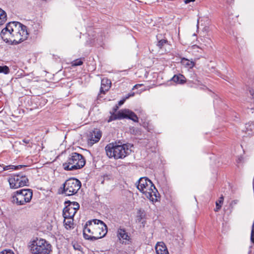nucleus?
<instances>
[{"instance_id":"nucleus-1","label":"nucleus","mask_w":254,"mask_h":254,"mask_svg":"<svg viewBox=\"0 0 254 254\" xmlns=\"http://www.w3.org/2000/svg\"><path fill=\"white\" fill-rule=\"evenodd\" d=\"M28 33L26 27L18 22H10L0 32L2 39L7 43L18 44L25 40Z\"/></svg>"},{"instance_id":"nucleus-2","label":"nucleus","mask_w":254,"mask_h":254,"mask_svg":"<svg viewBox=\"0 0 254 254\" xmlns=\"http://www.w3.org/2000/svg\"><path fill=\"white\" fill-rule=\"evenodd\" d=\"M83 233L85 239L95 240L106 236L107 233V227L102 221L93 219L86 222Z\"/></svg>"},{"instance_id":"nucleus-3","label":"nucleus","mask_w":254,"mask_h":254,"mask_svg":"<svg viewBox=\"0 0 254 254\" xmlns=\"http://www.w3.org/2000/svg\"><path fill=\"white\" fill-rule=\"evenodd\" d=\"M137 189L152 202L159 200L160 194L152 182L147 177H142L137 182Z\"/></svg>"},{"instance_id":"nucleus-4","label":"nucleus","mask_w":254,"mask_h":254,"mask_svg":"<svg viewBox=\"0 0 254 254\" xmlns=\"http://www.w3.org/2000/svg\"><path fill=\"white\" fill-rule=\"evenodd\" d=\"M107 155L109 158L114 157L115 159H123L129 154L131 150L129 144L122 145L109 143L105 147Z\"/></svg>"},{"instance_id":"nucleus-5","label":"nucleus","mask_w":254,"mask_h":254,"mask_svg":"<svg viewBox=\"0 0 254 254\" xmlns=\"http://www.w3.org/2000/svg\"><path fill=\"white\" fill-rule=\"evenodd\" d=\"M29 248L32 254H50L52 252L51 244L43 238H36L30 241Z\"/></svg>"},{"instance_id":"nucleus-6","label":"nucleus","mask_w":254,"mask_h":254,"mask_svg":"<svg viewBox=\"0 0 254 254\" xmlns=\"http://www.w3.org/2000/svg\"><path fill=\"white\" fill-rule=\"evenodd\" d=\"M85 164V160L80 154L73 152L68 157L65 162L63 163V167L65 170L72 171L82 168Z\"/></svg>"},{"instance_id":"nucleus-7","label":"nucleus","mask_w":254,"mask_h":254,"mask_svg":"<svg viewBox=\"0 0 254 254\" xmlns=\"http://www.w3.org/2000/svg\"><path fill=\"white\" fill-rule=\"evenodd\" d=\"M81 187L79 180L74 178L67 180L63 184V192L65 195L70 196L76 194Z\"/></svg>"},{"instance_id":"nucleus-8","label":"nucleus","mask_w":254,"mask_h":254,"mask_svg":"<svg viewBox=\"0 0 254 254\" xmlns=\"http://www.w3.org/2000/svg\"><path fill=\"white\" fill-rule=\"evenodd\" d=\"M32 195V191L30 189L17 190L13 196L12 201L17 205H24L30 201Z\"/></svg>"},{"instance_id":"nucleus-9","label":"nucleus","mask_w":254,"mask_h":254,"mask_svg":"<svg viewBox=\"0 0 254 254\" xmlns=\"http://www.w3.org/2000/svg\"><path fill=\"white\" fill-rule=\"evenodd\" d=\"M123 119H129L135 122H138V117L136 115L128 109L121 110L117 113L112 114L108 120V122L109 123L114 120Z\"/></svg>"},{"instance_id":"nucleus-10","label":"nucleus","mask_w":254,"mask_h":254,"mask_svg":"<svg viewBox=\"0 0 254 254\" xmlns=\"http://www.w3.org/2000/svg\"><path fill=\"white\" fill-rule=\"evenodd\" d=\"M8 181L10 188L14 189L28 186L29 183L28 178L22 173L11 175Z\"/></svg>"},{"instance_id":"nucleus-11","label":"nucleus","mask_w":254,"mask_h":254,"mask_svg":"<svg viewBox=\"0 0 254 254\" xmlns=\"http://www.w3.org/2000/svg\"><path fill=\"white\" fill-rule=\"evenodd\" d=\"M79 208V204L77 202H69V204L63 210V217L64 218H66V217H73L76 211Z\"/></svg>"},{"instance_id":"nucleus-12","label":"nucleus","mask_w":254,"mask_h":254,"mask_svg":"<svg viewBox=\"0 0 254 254\" xmlns=\"http://www.w3.org/2000/svg\"><path fill=\"white\" fill-rule=\"evenodd\" d=\"M117 236L122 244L127 245L130 242V237L125 229L119 228L117 232Z\"/></svg>"},{"instance_id":"nucleus-13","label":"nucleus","mask_w":254,"mask_h":254,"mask_svg":"<svg viewBox=\"0 0 254 254\" xmlns=\"http://www.w3.org/2000/svg\"><path fill=\"white\" fill-rule=\"evenodd\" d=\"M102 136V132L99 129H96L94 130L91 134L90 143L91 144H94L99 141Z\"/></svg>"},{"instance_id":"nucleus-14","label":"nucleus","mask_w":254,"mask_h":254,"mask_svg":"<svg viewBox=\"0 0 254 254\" xmlns=\"http://www.w3.org/2000/svg\"><path fill=\"white\" fill-rule=\"evenodd\" d=\"M155 250L157 254H169L165 243L163 242L156 244Z\"/></svg>"},{"instance_id":"nucleus-15","label":"nucleus","mask_w":254,"mask_h":254,"mask_svg":"<svg viewBox=\"0 0 254 254\" xmlns=\"http://www.w3.org/2000/svg\"><path fill=\"white\" fill-rule=\"evenodd\" d=\"M111 86V81L107 78H103L101 80V85L100 88V92L105 94L108 91Z\"/></svg>"},{"instance_id":"nucleus-16","label":"nucleus","mask_w":254,"mask_h":254,"mask_svg":"<svg viewBox=\"0 0 254 254\" xmlns=\"http://www.w3.org/2000/svg\"><path fill=\"white\" fill-rule=\"evenodd\" d=\"M174 82L178 84H184L186 82V78L181 74L175 75L171 79Z\"/></svg>"},{"instance_id":"nucleus-17","label":"nucleus","mask_w":254,"mask_h":254,"mask_svg":"<svg viewBox=\"0 0 254 254\" xmlns=\"http://www.w3.org/2000/svg\"><path fill=\"white\" fill-rule=\"evenodd\" d=\"M181 63L185 67L189 68H192L195 65V63L194 62L192 61H190L186 58H183L181 60Z\"/></svg>"},{"instance_id":"nucleus-18","label":"nucleus","mask_w":254,"mask_h":254,"mask_svg":"<svg viewBox=\"0 0 254 254\" xmlns=\"http://www.w3.org/2000/svg\"><path fill=\"white\" fill-rule=\"evenodd\" d=\"M73 217H66L64 218V223L66 229H68L72 227L73 225Z\"/></svg>"},{"instance_id":"nucleus-19","label":"nucleus","mask_w":254,"mask_h":254,"mask_svg":"<svg viewBox=\"0 0 254 254\" xmlns=\"http://www.w3.org/2000/svg\"><path fill=\"white\" fill-rule=\"evenodd\" d=\"M7 18V15L6 12L0 8V26L2 25L5 22Z\"/></svg>"},{"instance_id":"nucleus-20","label":"nucleus","mask_w":254,"mask_h":254,"mask_svg":"<svg viewBox=\"0 0 254 254\" xmlns=\"http://www.w3.org/2000/svg\"><path fill=\"white\" fill-rule=\"evenodd\" d=\"M144 211L142 209L138 210L136 215V221L138 222L141 221V220L145 217Z\"/></svg>"},{"instance_id":"nucleus-21","label":"nucleus","mask_w":254,"mask_h":254,"mask_svg":"<svg viewBox=\"0 0 254 254\" xmlns=\"http://www.w3.org/2000/svg\"><path fill=\"white\" fill-rule=\"evenodd\" d=\"M26 167V166H25V165L14 166V165H7V166H4L3 167V170H8L9 169L17 170V169H21V168H22L23 167Z\"/></svg>"},{"instance_id":"nucleus-22","label":"nucleus","mask_w":254,"mask_h":254,"mask_svg":"<svg viewBox=\"0 0 254 254\" xmlns=\"http://www.w3.org/2000/svg\"><path fill=\"white\" fill-rule=\"evenodd\" d=\"M224 200V197L221 196L219 197L218 201L216 202V208L214 209L215 211L217 212L221 208L222 204Z\"/></svg>"},{"instance_id":"nucleus-23","label":"nucleus","mask_w":254,"mask_h":254,"mask_svg":"<svg viewBox=\"0 0 254 254\" xmlns=\"http://www.w3.org/2000/svg\"><path fill=\"white\" fill-rule=\"evenodd\" d=\"M9 69L8 66H0V73H3L4 74H7L9 72Z\"/></svg>"},{"instance_id":"nucleus-24","label":"nucleus","mask_w":254,"mask_h":254,"mask_svg":"<svg viewBox=\"0 0 254 254\" xmlns=\"http://www.w3.org/2000/svg\"><path fill=\"white\" fill-rule=\"evenodd\" d=\"M167 42V40L166 39H161L159 40L157 46L160 49H161L162 47Z\"/></svg>"},{"instance_id":"nucleus-25","label":"nucleus","mask_w":254,"mask_h":254,"mask_svg":"<svg viewBox=\"0 0 254 254\" xmlns=\"http://www.w3.org/2000/svg\"><path fill=\"white\" fill-rule=\"evenodd\" d=\"M83 62L81 60H76L73 61L72 65L74 66H78L82 64Z\"/></svg>"},{"instance_id":"nucleus-26","label":"nucleus","mask_w":254,"mask_h":254,"mask_svg":"<svg viewBox=\"0 0 254 254\" xmlns=\"http://www.w3.org/2000/svg\"><path fill=\"white\" fill-rule=\"evenodd\" d=\"M0 254H14V253L10 250H4L0 252Z\"/></svg>"},{"instance_id":"nucleus-27","label":"nucleus","mask_w":254,"mask_h":254,"mask_svg":"<svg viewBox=\"0 0 254 254\" xmlns=\"http://www.w3.org/2000/svg\"><path fill=\"white\" fill-rule=\"evenodd\" d=\"M142 85H143V84H136V85H135L133 86V87L132 89H136V88H137L138 87H140V86H142Z\"/></svg>"},{"instance_id":"nucleus-28","label":"nucleus","mask_w":254,"mask_h":254,"mask_svg":"<svg viewBox=\"0 0 254 254\" xmlns=\"http://www.w3.org/2000/svg\"><path fill=\"white\" fill-rule=\"evenodd\" d=\"M22 142L28 144L30 142V140L28 139H24L22 140Z\"/></svg>"},{"instance_id":"nucleus-29","label":"nucleus","mask_w":254,"mask_h":254,"mask_svg":"<svg viewBox=\"0 0 254 254\" xmlns=\"http://www.w3.org/2000/svg\"><path fill=\"white\" fill-rule=\"evenodd\" d=\"M195 0H185V3H189L190 2L194 1Z\"/></svg>"},{"instance_id":"nucleus-30","label":"nucleus","mask_w":254,"mask_h":254,"mask_svg":"<svg viewBox=\"0 0 254 254\" xmlns=\"http://www.w3.org/2000/svg\"><path fill=\"white\" fill-rule=\"evenodd\" d=\"M125 101V99L120 101L119 102V105L120 106L122 105V104H124Z\"/></svg>"},{"instance_id":"nucleus-31","label":"nucleus","mask_w":254,"mask_h":254,"mask_svg":"<svg viewBox=\"0 0 254 254\" xmlns=\"http://www.w3.org/2000/svg\"><path fill=\"white\" fill-rule=\"evenodd\" d=\"M159 37V36H158V35H157V39H159V37Z\"/></svg>"},{"instance_id":"nucleus-32","label":"nucleus","mask_w":254,"mask_h":254,"mask_svg":"<svg viewBox=\"0 0 254 254\" xmlns=\"http://www.w3.org/2000/svg\"><path fill=\"white\" fill-rule=\"evenodd\" d=\"M130 96H128L127 97L126 99L128 98Z\"/></svg>"},{"instance_id":"nucleus-33","label":"nucleus","mask_w":254,"mask_h":254,"mask_svg":"<svg viewBox=\"0 0 254 254\" xmlns=\"http://www.w3.org/2000/svg\"><path fill=\"white\" fill-rule=\"evenodd\" d=\"M117 108H118V107H117V108H116V109H115V111H116V110H117Z\"/></svg>"}]
</instances>
